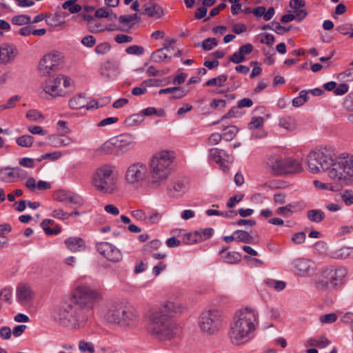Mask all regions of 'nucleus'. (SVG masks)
Segmentation results:
<instances>
[{
    "label": "nucleus",
    "mask_w": 353,
    "mask_h": 353,
    "mask_svg": "<svg viewBox=\"0 0 353 353\" xmlns=\"http://www.w3.org/2000/svg\"><path fill=\"white\" fill-rule=\"evenodd\" d=\"M259 323V313L256 309L244 307L238 310L234 314L228 332L232 343L240 345L250 341Z\"/></svg>",
    "instance_id": "obj_2"
},
{
    "label": "nucleus",
    "mask_w": 353,
    "mask_h": 353,
    "mask_svg": "<svg viewBox=\"0 0 353 353\" xmlns=\"http://www.w3.org/2000/svg\"><path fill=\"white\" fill-rule=\"evenodd\" d=\"M67 248L73 252H82L86 248L84 240L80 237H70L65 240Z\"/></svg>",
    "instance_id": "obj_20"
},
{
    "label": "nucleus",
    "mask_w": 353,
    "mask_h": 353,
    "mask_svg": "<svg viewBox=\"0 0 353 353\" xmlns=\"http://www.w3.org/2000/svg\"><path fill=\"white\" fill-rule=\"evenodd\" d=\"M69 107L73 110H79L86 107L88 110L94 108V105H88L87 99L81 94H77L68 101Z\"/></svg>",
    "instance_id": "obj_22"
},
{
    "label": "nucleus",
    "mask_w": 353,
    "mask_h": 353,
    "mask_svg": "<svg viewBox=\"0 0 353 353\" xmlns=\"http://www.w3.org/2000/svg\"><path fill=\"white\" fill-rule=\"evenodd\" d=\"M195 231L198 234L200 242L210 238L213 234V230L212 228L200 229Z\"/></svg>",
    "instance_id": "obj_46"
},
{
    "label": "nucleus",
    "mask_w": 353,
    "mask_h": 353,
    "mask_svg": "<svg viewBox=\"0 0 353 353\" xmlns=\"http://www.w3.org/2000/svg\"><path fill=\"white\" fill-rule=\"evenodd\" d=\"M267 163L274 174L280 175V174H285V163H286V159L273 157V158L269 159Z\"/></svg>",
    "instance_id": "obj_21"
},
{
    "label": "nucleus",
    "mask_w": 353,
    "mask_h": 353,
    "mask_svg": "<svg viewBox=\"0 0 353 353\" xmlns=\"http://www.w3.org/2000/svg\"><path fill=\"white\" fill-rule=\"evenodd\" d=\"M162 218L161 214H160L157 211H153L148 216L146 215V219L145 221V224L146 225H153L159 223Z\"/></svg>",
    "instance_id": "obj_41"
},
{
    "label": "nucleus",
    "mask_w": 353,
    "mask_h": 353,
    "mask_svg": "<svg viewBox=\"0 0 353 353\" xmlns=\"http://www.w3.org/2000/svg\"><path fill=\"white\" fill-rule=\"evenodd\" d=\"M126 52L129 54L141 55L143 53V48L139 46H131L126 48Z\"/></svg>",
    "instance_id": "obj_59"
},
{
    "label": "nucleus",
    "mask_w": 353,
    "mask_h": 353,
    "mask_svg": "<svg viewBox=\"0 0 353 353\" xmlns=\"http://www.w3.org/2000/svg\"><path fill=\"white\" fill-rule=\"evenodd\" d=\"M53 223L54 221L51 219H45L41 222V225L46 234H57L61 232V228L59 225H56L54 229L49 228L48 225Z\"/></svg>",
    "instance_id": "obj_32"
},
{
    "label": "nucleus",
    "mask_w": 353,
    "mask_h": 353,
    "mask_svg": "<svg viewBox=\"0 0 353 353\" xmlns=\"http://www.w3.org/2000/svg\"><path fill=\"white\" fill-rule=\"evenodd\" d=\"M131 214L133 218L137 219V221H143L145 223L146 219V214L143 210L137 209L132 211Z\"/></svg>",
    "instance_id": "obj_57"
},
{
    "label": "nucleus",
    "mask_w": 353,
    "mask_h": 353,
    "mask_svg": "<svg viewBox=\"0 0 353 353\" xmlns=\"http://www.w3.org/2000/svg\"><path fill=\"white\" fill-rule=\"evenodd\" d=\"M52 215L54 218L65 220L72 216V214L64 212L62 209H56L53 210Z\"/></svg>",
    "instance_id": "obj_56"
},
{
    "label": "nucleus",
    "mask_w": 353,
    "mask_h": 353,
    "mask_svg": "<svg viewBox=\"0 0 353 353\" xmlns=\"http://www.w3.org/2000/svg\"><path fill=\"white\" fill-rule=\"evenodd\" d=\"M139 314L137 309L132 305L125 303L121 327H133L138 325Z\"/></svg>",
    "instance_id": "obj_17"
},
{
    "label": "nucleus",
    "mask_w": 353,
    "mask_h": 353,
    "mask_svg": "<svg viewBox=\"0 0 353 353\" xmlns=\"http://www.w3.org/2000/svg\"><path fill=\"white\" fill-rule=\"evenodd\" d=\"M12 23L17 26H23L31 23L30 17L26 14L14 16L12 19Z\"/></svg>",
    "instance_id": "obj_43"
},
{
    "label": "nucleus",
    "mask_w": 353,
    "mask_h": 353,
    "mask_svg": "<svg viewBox=\"0 0 353 353\" xmlns=\"http://www.w3.org/2000/svg\"><path fill=\"white\" fill-rule=\"evenodd\" d=\"M291 208H292V205L288 204L285 206L279 208L276 210V213L278 214H280V215H282V216H284L286 217H289L291 216V214L292 213Z\"/></svg>",
    "instance_id": "obj_58"
},
{
    "label": "nucleus",
    "mask_w": 353,
    "mask_h": 353,
    "mask_svg": "<svg viewBox=\"0 0 353 353\" xmlns=\"http://www.w3.org/2000/svg\"><path fill=\"white\" fill-rule=\"evenodd\" d=\"M334 155L333 150L328 148L311 151L307 157L309 171L312 173H319L327 170L333 161Z\"/></svg>",
    "instance_id": "obj_8"
},
{
    "label": "nucleus",
    "mask_w": 353,
    "mask_h": 353,
    "mask_svg": "<svg viewBox=\"0 0 353 353\" xmlns=\"http://www.w3.org/2000/svg\"><path fill=\"white\" fill-rule=\"evenodd\" d=\"M53 223L54 221L51 219H45L41 222V225L46 234H57L61 232V228L59 225H56L54 229L49 228L48 225Z\"/></svg>",
    "instance_id": "obj_33"
},
{
    "label": "nucleus",
    "mask_w": 353,
    "mask_h": 353,
    "mask_svg": "<svg viewBox=\"0 0 353 353\" xmlns=\"http://www.w3.org/2000/svg\"><path fill=\"white\" fill-rule=\"evenodd\" d=\"M165 50L164 48H161L154 52L151 55V60L156 63H161L165 61L168 59H170V57L168 55Z\"/></svg>",
    "instance_id": "obj_35"
},
{
    "label": "nucleus",
    "mask_w": 353,
    "mask_h": 353,
    "mask_svg": "<svg viewBox=\"0 0 353 353\" xmlns=\"http://www.w3.org/2000/svg\"><path fill=\"white\" fill-rule=\"evenodd\" d=\"M307 216L312 222L320 223L324 219L325 214L321 210H310L307 212Z\"/></svg>",
    "instance_id": "obj_34"
},
{
    "label": "nucleus",
    "mask_w": 353,
    "mask_h": 353,
    "mask_svg": "<svg viewBox=\"0 0 353 353\" xmlns=\"http://www.w3.org/2000/svg\"><path fill=\"white\" fill-rule=\"evenodd\" d=\"M222 138L221 134L217 132L212 133L208 138V143L211 145H216L221 141Z\"/></svg>",
    "instance_id": "obj_62"
},
{
    "label": "nucleus",
    "mask_w": 353,
    "mask_h": 353,
    "mask_svg": "<svg viewBox=\"0 0 353 353\" xmlns=\"http://www.w3.org/2000/svg\"><path fill=\"white\" fill-rule=\"evenodd\" d=\"M90 180L94 189L101 194L112 195L119 190L116 166L112 163H103L98 166Z\"/></svg>",
    "instance_id": "obj_3"
},
{
    "label": "nucleus",
    "mask_w": 353,
    "mask_h": 353,
    "mask_svg": "<svg viewBox=\"0 0 353 353\" xmlns=\"http://www.w3.org/2000/svg\"><path fill=\"white\" fill-rule=\"evenodd\" d=\"M308 343L311 346H317L319 347H325L329 344V341L324 336L318 338L310 339Z\"/></svg>",
    "instance_id": "obj_42"
},
{
    "label": "nucleus",
    "mask_w": 353,
    "mask_h": 353,
    "mask_svg": "<svg viewBox=\"0 0 353 353\" xmlns=\"http://www.w3.org/2000/svg\"><path fill=\"white\" fill-rule=\"evenodd\" d=\"M143 14L150 17L160 19L163 15V9L157 3L143 5Z\"/></svg>",
    "instance_id": "obj_24"
},
{
    "label": "nucleus",
    "mask_w": 353,
    "mask_h": 353,
    "mask_svg": "<svg viewBox=\"0 0 353 353\" xmlns=\"http://www.w3.org/2000/svg\"><path fill=\"white\" fill-rule=\"evenodd\" d=\"M63 63V57L59 52H52L45 54L40 60L38 70L41 76L50 75Z\"/></svg>",
    "instance_id": "obj_13"
},
{
    "label": "nucleus",
    "mask_w": 353,
    "mask_h": 353,
    "mask_svg": "<svg viewBox=\"0 0 353 353\" xmlns=\"http://www.w3.org/2000/svg\"><path fill=\"white\" fill-rule=\"evenodd\" d=\"M221 150L216 148L210 149V158L216 163L219 164L220 167L224 172H227L229 170V167L228 165L225 164L224 160L221 158Z\"/></svg>",
    "instance_id": "obj_27"
},
{
    "label": "nucleus",
    "mask_w": 353,
    "mask_h": 353,
    "mask_svg": "<svg viewBox=\"0 0 353 353\" xmlns=\"http://www.w3.org/2000/svg\"><path fill=\"white\" fill-rule=\"evenodd\" d=\"M75 0H70L64 2L62 5L63 8L68 9L71 13L79 12L81 10L80 5L74 3Z\"/></svg>",
    "instance_id": "obj_45"
},
{
    "label": "nucleus",
    "mask_w": 353,
    "mask_h": 353,
    "mask_svg": "<svg viewBox=\"0 0 353 353\" xmlns=\"http://www.w3.org/2000/svg\"><path fill=\"white\" fill-rule=\"evenodd\" d=\"M234 234L237 241L243 242L245 243H248L252 241V236L246 231L236 230L234 232Z\"/></svg>",
    "instance_id": "obj_40"
},
{
    "label": "nucleus",
    "mask_w": 353,
    "mask_h": 353,
    "mask_svg": "<svg viewBox=\"0 0 353 353\" xmlns=\"http://www.w3.org/2000/svg\"><path fill=\"white\" fill-rule=\"evenodd\" d=\"M111 10L108 7H103L99 8L96 12L95 16L99 18L110 17V20L117 19V16L116 14L110 13Z\"/></svg>",
    "instance_id": "obj_37"
},
{
    "label": "nucleus",
    "mask_w": 353,
    "mask_h": 353,
    "mask_svg": "<svg viewBox=\"0 0 353 353\" xmlns=\"http://www.w3.org/2000/svg\"><path fill=\"white\" fill-rule=\"evenodd\" d=\"M223 318L221 312L216 309L203 311L198 320L200 330L207 335H214L222 328Z\"/></svg>",
    "instance_id": "obj_9"
},
{
    "label": "nucleus",
    "mask_w": 353,
    "mask_h": 353,
    "mask_svg": "<svg viewBox=\"0 0 353 353\" xmlns=\"http://www.w3.org/2000/svg\"><path fill=\"white\" fill-rule=\"evenodd\" d=\"M272 30L278 34H283L284 32H287L290 31V30L291 29L290 27L285 28V27L281 26L279 22H276V21H272Z\"/></svg>",
    "instance_id": "obj_60"
},
{
    "label": "nucleus",
    "mask_w": 353,
    "mask_h": 353,
    "mask_svg": "<svg viewBox=\"0 0 353 353\" xmlns=\"http://www.w3.org/2000/svg\"><path fill=\"white\" fill-rule=\"evenodd\" d=\"M97 251L108 261L116 263L122 259L120 250L108 242H100L97 245Z\"/></svg>",
    "instance_id": "obj_15"
},
{
    "label": "nucleus",
    "mask_w": 353,
    "mask_h": 353,
    "mask_svg": "<svg viewBox=\"0 0 353 353\" xmlns=\"http://www.w3.org/2000/svg\"><path fill=\"white\" fill-rule=\"evenodd\" d=\"M0 181L4 183H13L15 181L12 167L0 168Z\"/></svg>",
    "instance_id": "obj_30"
},
{
    "label": "nucleus",
    "mask_w": 353,
    "mask_h": 353,
    "mask_svg": "<svg viewBox=\"0 0 353 353\" xmlns=\"http://www.w3.org/2000/svg\"><path fill=\"white\" fill-rule=\"evenodd\" d=\"M307 93L308 92L306 90H301L299 93V96L295 97L292 100V105L294 107L298 108L306 103L308 100Z\"/></svg>",
    "instance_id": "obj_38"
},
{
    "label": "nucleus",
    "mask_w": 353,
    "mask_h": 353,
    "mask_svg": "<svg viewBox=\"0 0 353 353\" xmlns=\"http://www.w3.org/2000/svg\"><path fill=\"white\" fill-rule=\"evenodd\" d=\"M227 80V77L224 74L220 75L216 78L208 80L205 85L208 86H221Z\"/></svg>",
    "instance_id": "obj_47"
},
{
    "label": "nucleus",
    "mask_w": 353,
    "mask_h": 353,
    "mask_svg": "<svg viewBox=\"0 0 353 353\" xmlns=\"http://www.w3.org/2000/svg\"><path fill=\"white\" fill-rule=\"evenodd\" d=\"M19 163L21 166H23L25 168H34V159H31V158H28V157H24V158L21 159L19 160Z\"/></svg>",
    "instance_id": "obj_63"
},
{
    "label": "nucleus",
    "mask_w": 353,
    "mask_h": 353,
    "mask_svg": "<svg viewBox=\"0 0 353 353\" xmlns=\"http://www.w3.org/2000/svg\"><path fill=\"white\" fill-rule=\"evenodd\" d=\"M26 118L32 121H42L43 115L36 110H30L26 113Z\"/></svg>",
    "instance_id": "obj_50"
},
{
    "label": "nucleus",
    "mask_w": 353,
    "mask_h": 353,
    "mask_svg": "<svg viewBox=\"0 0 353 353\" xmlns=\"http://www.w3.org/2000/svg\"><path fill=\"white\" fill-rule=\"evenodd\" d=\"M74 305L82 314L85 316L87 321L92 314L94 305L102 301L101 294L89 286L79 285L72 292Z\"/></svg>",
    "instance_id": "obj_5"
},
{
    "label": "nucleus",
    "mask_w": 353,
    "mask_h": 353,
    "mask_svg": "<svg viewBox=\"0 0 353 353\" xmlns=\"http://www.w3.org/2000/svg\"><path fill=\"white\" fill-rule=\"evenodd\" d=\"M81 43L86 47L91 48L95 45L96 40L92 35H88L81 39Z\"/></svg>",
    "instance_id": "obj_64"
},
{
    "label": "nucleus",
    "mask_w": 353,
    "mask_h": 353,
    "mask_svg": "<svg viewBox=\"0 0 353 353\" xmlns=\"http://www.w3.org/2000/svg\"><path fill=\"white\" fill-rule=\"evenodd\" d=\"M75 305L63 304L56 307L54 319L63 326L72 327L74 329L83 327L88 321L84 314Z\"/></svg>",
    "instance_id": "obj_6"
},
{
    "label": "nucleus",
    "mask_w": 353,
    "mask_h": 353,
    "mask_svg": "<svg viewBox=\"0 0 353 353\" xmlns=\"http://www.w3.org/2000/svg\"><path fill=\"white\" fill-rule=\"evenodd\" d=\"M341 197L346 205L353 204V192L352 190H345L341 193Z\"/></svg>",
    "instance_id": "obj_51"
},
{
    "label": "nucleus",
    "mask_w": 353,
    "mask_h": 353,
    "mask_svg": "<svg viewBox=\"0 0 353 353\" xmlns=\"http://www.w3.org/2000/svg\"><path fill=\"white\" fill-rule=\"evenodd\" d=\"M12 291L8 288H3L0 292V299L3 300L5 302L10 304L12 303Z\"/></svg>",
    "instance_id": "obj_55"
},
{
    "label": "nucleus",
    "mask_w": 353,
    "mask_h": 353,
    "mask_svg": "<svg viewBox=\"0 0 353 353\" xmlns=\"http://www.w3.org/2000/svg\"><path fill=\"white\" fill-rule=\"evenodd\" d=\"M17 297L22 303H29L34 297V292L28 285L20 284L17 288Z\"/></svg>",
    "instance_id": "obj_19"
},
{
    "label": "nucleus",
    "mask_w": 353,
    "mask_h": 353,
    "mask_svg": "<svg viewBox=\"0 0 353 353\" xmlns=\"http://www.w3.org/2000/svg\"><path fill=\"white\" fill-rule=\"evenodd\" d=\"M187 307L177 301L165 300L159 308L152 310L149 314V332L160 341H170L179 337L181 327L173 318L181 315Z\"/></svg>",
    "instance_id": "obj_1"
},
{
    "label": "nucleus",
    "mask_w": 353,
    "mask_h": 353,
    "mask_svg": "<svg viewBox=\"0 0 353 353\" xmlns=\"http://www.w3.org/2000/svg\"><path fill=\"white\" fill-rule=\"evenodd\" d=\"M294 269L299 275H307L310 270V261L305 259H297L294 262Z\"/></svg>",
    "instance_id": "obj_26"
},
{
    "label": "nucleus",
    "mask_w": 353,
    "mask_h": 353,
    "mask_svg": "<svg viewBox=\"0 0 353 353\" xmlns=\"http://www.w3.org/2000/svg\"><path fill=\"white\" fill-rule=\"evenodd\" d=\"M148 168L142 163L137 162L128 167L124 179L126 183L132 187L140 186L146 179Z\"/></svg>",
    "instance_id": "obj_12"
},
{
    "label": "nucleus",
    "mask_w": 353,
    "mask_h": 353,
    "mask_svg": "<svg viewBox=\"0 0 353 353\" xmlns=\"http://www.w3.org/2000/svg\"><path fill=\"white\" fill-rule=\"evenodd\" d=\"M161 243L159 240L155 239L150 241L143 247V252L145 254H148L157 250L160 248Z\"/></svg>",
    "instance_id": "obj_36"
},
{
    "label": "nucleus",
    "mask_w": 353,
    "mask_h": 353,
    "mask_svg": "<svg viewBox=\"0 0 353 353\" xmlns=\"http://www.w3.org/2000/svg\"><path fill=\"white\" fill-rule=\"evenodd\" d=\"M15 181L18 179L23 180L27 178L28 172L19 167H12Z\"/></svg>",
    "instance_id": "obj_54"
},
{
    "label": "nucleus",
    "mask_w": 353,
    "mask_h": 353,
    "mask_svg": "<svg viewBox=\"0 0 353 353\" xmlns=\"http://www.w3.org/2000/svg\"><path fill=\"white\" fill-rule=\"evenodd\" d=\"M330 178L341 184H349L353 179V157H339L327 169Z\"/></svg>",
    "instance_id": "obj_7"
},
{
    "label": "nucleus",
    "mask_w": 353,
    "mask_h": 353,
    "mask_svg": "<svg viewBox=\"0 0 353 353\" xmlns=\"http://www.w3.org/2000/svg\"><path fill=\"white\" fill-rule=\"evenodd\" d=\"M183 243L185 244H193L200 242L198 237V234L196 231L186 234L183 239Z\"/></svg>",
    "instance_id": "obj_48"
},
{
    "label": "nucleus",
    "mask_w": 353,
    "mask_h": 353,
    "mask_svg": "<svg viewBox=\"0 0 353 353\" xmlns=\"http://www.w3.org/2000/svg\"><path fill=\"white\" fill-rule=\"evenodd\" d=\"M173 159V153L168 150L158 152L152 156L149 164V183L152 188H158L165 183Z\"/></svg>",
    "instance_id": "obj_4"
},
{
    "label": "nucleus",
    "mask_w": 353,
    "mask_h": 353,
    "mask_svg": "<svg viewBox=\"0 0 353 353\" xmlns=\"http://www.w3.org/2000/svg\"><path fill=\"white\" fill-rule=\"evenodd\" d=\"M70 87H72L71 79L62 74L55 78H49L43 83L44 92L54 98L68 95L69 92L66 90Z\"/></svg>",
    "instance_id": "obj_11"
},
{
    "label": "nucleus",
    "mask_w": 353,
    "mask_h": 353,
    "mask_svg": "<svg viewBox=\"0 0 353 353\" xmlns=\"http://www.w3.org/2000/svg\"><path fill=\"white\" fill-rule=\"evenodd\" d=\"M279 125L288 130H294L296 123L294 119L291 117H283L279 120Z\"/></svg>",
    "instance_id": "obj_31"
},
{
    "label": "nucleus",
    "mask_w": 353,
    "mask_h": 353,
    "mask_svg": "<svg viewBox=\"0 0 353 353\" xmlns=\"http://www.w3.org/2000/svg\"><path fill=\"white\" fill-rule=\"evenodd\" d=\"M125 305V303L122 302L115 301L111 303L108 305L105 313L106 320L110 323L121 326Z\"/></svg>",
    "instance_id": "obj_14"
},
{
    "label": "nucleus",
    "mask_w": 353,
    "mask_h": 353,
    "mask_svg": "<svg viewBox=\"0 0 353 353\" xmlns=\"http://www.w3.org/2000/svg\"><path fill=\"white\" fill-rule=\"evenodd\" d=\"M225 249H222L219 254L221 255V259L227 263H236L241 261V255L236 252H229L224 254Z\"/></svg>",
    "instance_id": "obj_29"
},
{
    "label": "nucleus",
    "mask_w": 353,
    "mask_h": 353,
    "mask_svg": "<svg viewBox=\"0 0 353 353\" xmlns=\"http://www.w3.org/2000/svg\"><path fill=\"white\" fill-rule=\"evenodd\" d=\"M136 141L134 137L130 134H123L113 139L111 142L106 143L108 147L112 145L121 152H124L134 148Z\"/></svg>",
    "instance_id": "obj_16"
},
{
    "label": "nucleus",
    "mask_w": 353,
    "mask_h": 353,
    "mask_svg": "<svg viewBox=\"0 0 353 353\" xmlns=\"http://www.w3.org/2000/svg\"><path fill=\"white\" fill-rule=\"evenodd\" d=\"M55 199L66 203H78L79 198L71 192L59 190L55 193Z\"/></svg>",
    "instance_id": "obj_25"
},
{
    "label": "nucleus",
    "mask_w": 353,
    "mask_h": 353,
    "mask_svg": "<svg viewBox=\"0 0 353 353\" xmlns=\"http://www.w3.org/2000/svg\"><path fill=\"white\" fill-rule=\"evenodd\" d=\"M346 274V269L342 267L335 270L326 269L321 272L316 287L320 290L339 288L343 284Z\"/></svg>",
    "instance_id": "obj_10"
},
{
    "label": "nucleus",
    "mask_w": 353,
    "mask_h": 353,
    "mask_svg": "<svg viewBox=\"0 0 353 353\" xmlns=\"http://www.w3.org/2000/svg\"><path fill=\"white\" fill-rule=\"evenodd\" d=\"M264 119L263 117H256L252 119L249 123L250 129H256L261 127L263 124Z\"/></svg>",
    "instance_id": "obj_61"
},
{
    "label": "nucleus",
    "mask_w": 353,
    "mask_h": 353,
    "mask_svg": "<svg viewBox=\"0 0 353 353\" xmlns=\"http://www.w3.org/2000/svg\"><path fill=\"white\" fill-rule=\"evenodd\" d=\"M110 50V45L108 43H102L95 47L94 51L98 54H105Z\"/></svg>",
    "instance_id": "obj_53"
},
{
    "label": "nucleus",
    "mask_w": 353,
    "mask_h": 353,
    "mask_svg": "<svg viewBox=\"0 0 353 353\" xmlns=\"http://www.w3.org/2000/svg\"><path fill=\"white\" fill-rule=\"evenodd\" d=\"M188 190V181L179 179L174 181L169 189L170 194L172 196H180Z\"/></svg>",
    "instance_id": "obj_23"
},
{
    "label": "nucleus",
    "mask_w": 353,
    "mask_h": 353,
    "mask_svg": "<svg viewBox=\"0 0 353 353\" xmlns=\"http://www.w3.org/2000/svg\"><path fill=\"white\" fill-rule=\"evenodd\" d=\"M16 142L21 147L29 148L32 145L34 138L30 135H23L17 138Z\"/></svg>",
    "instance_id": "obj_44"
},
{
    "label": "nucleus",
    "mask_w": 353,
    "mask_h": 353,
    "mask_svg": "<svg viewBox=\"0 0 353 353\" xmlns=\"http://www.w3.org/2000/svg\"><path fill=\"white\" fill-rule=\"evenodd\" d=\"M238 132V128L234 125L227 126L223 130L222 137L226 141L232 140Z\"/></svg>",
    "instance_id": "obj_39"
},
{
    "label": "nucleus",
    "mask_w": 353,
    "mask_h": 353,
    "mask_svg": "<svg viewBox=\"0 0 353 353\" xmlns=\"http://www.w3.org/2000/svg\"><path fill=\"white\" fill-rule=\"evenodd\" d=\"M18 55L17 47L10 43H5L0 46V63L8 64L13 61Z\"/></svg>",
    "instance_id": "obj_18"
},
{
    "label": "nucleus",
    "mask_w": 353,
    "mask_h": 353,
    "mask_svg": "<svg viewBox=\"0 0 353 353\" xmlns=\"http://www.w3.org/2000/svg\"><path fill=\"white\" fill-rule=\"evenodd\" d=\"M218 44L215 38H208L202 42V47L205 50H210Z\"/></svg>",
    "instance_id": "obj_52"
},
{
    "label": "nucleus",
    "mask_w": 353,
    "mask_h": 353,
    "mask_svg": "<svg viewBox=\"0 0 353 353\" xmlns=\"http://www.w3.org/2000/svg\"><path fill=\"white\" fill-rule=\"evenodd\" d=\"M301 171L302 166L299 161L292 159H286L285 174L297 173Z\"/></svg>",
    "instance_id": "obj_28"
},
{
    "label": "nucleus",
    "mask_w": 353,
    "mask_h": 353,
    "mask_svg": "<svg viewBox=\"0 0 353 353\" xmlns=\"http://www.w3.org/2000/svg\"><path fill=\"white\" fill-rule=\"evenodd\" d=\"M79 349L82 352L88 351L90 353H93L94 352V345L90 342H87L83 340L79 341Z\"/></svg>",
    "instance_id": "obj_49"
}]
</instances>
